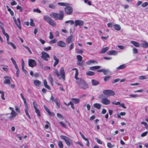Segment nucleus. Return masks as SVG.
Returning <instances> with one entry per match:
<instances>
[{"mask_svg": "<svg viewBox=\"0 0 148 148\" xmlns=\"http://www.w3.org/2000/svg\"><path fill=\"white\" fill-rule=\"evenodd\" d=\"M48 79L51 82V84L53 85V79L51 76V74H49V76L48 77Z\"/></svg>", "mask_w": 148, "mask_h": 148, "instance_id": "nucleus-32", "label": "nucleus"}, {"mask_svg": "<svg viewBox=\"0 0 148 148\" xmlns=\"http://www.w3.org/2000/svg\"><path fill=\"white\" fill-rule=\"evenodd\" d=\"M58 146H59L60 148H63V144L62 141H59L58 142Z\"/></svg>", "mask_w": 148, "mask_h": 148, "instance_id": "nucleus-38", "label": "nucleus"}, {"mask_svg": "<svg viewBox=\"0 0 148 148\" xmlns=\"http://www.w3.org/2000/svg\"><path fill=\"white\" fill-rule=\"evenodd\" d=\"M30 25L32 26H35V24L34 22V20L32 18H31L30 19Z\"/></svg>", "mask_w": 148, "mask_h": 148, "instance_id": "nucleus-46", "label": "nucleus"}, {"mask_svg": "<svg viewBox=\"0 0 148 148\" xmlns=\"http://www.w3.org/2000/svg\"><path fill=\"white\" fill-rule=\"evenodd\" d=\"M34 83L36 86H39L40 85L41 82L39 80H36L34 81Z\"/></svg>", "mask_w": 148, "mask_h": 148, "instance_id": "nucleus-33", "label": "nucleus"}, {"mask_svg": "<svg viewBox=\"0 0 148 148\" xmlns=\"http://www.w3.org/2000/svg\"><path fill=\"white\" fill-rule=\"evenodd\" d=\"M107 54L108 55H112L115 56L118 54V52L114 50L110 51L108 52Z\"/></svg>", "mask_w": 148, "mask_h": 148, "instance_id": "nucleus-17", "label": "nucleus"}, {"mask_svg": "<svg viewBox=\"0 0 148 148\" xmlns=\"http://www.w3.org/2000/svg\"><path fill=\"white\" fill-rule=\"evenodd\" d=\"M133 53L134 54L137 53L138 52V50L136 48H134L133 49Z\"/></svg>", "mask_w": 148, "mask_h": 148, "instance_id": "nucleus-55", "label": "nucleus"}, {"mask_svg": "<svg viewBox=\"0 0 148 148\" xmlns=\"http://www.w3.org/2000/svg\"><path fill=\"white\" fill-rule=\"evenodd\" d=\"M71 100L75 103H78L80 101V100L79 99L73 98Z\"/></svg>", "mask_w": 148, "mask_h": 148, "instance_id": "nucleus-34", "label": "nucleus"}, {"mask_svg": "<svg viewBox=\"0 0 148 148\" xmlns=\"http://www.w3.org/2000/svg\"><path fill=\"white\" fill-rule=\"evenodd\" d=\"M107 146L109 148H112L113 147L111 144L109 142L107 143Z\"/></svg>", "mask_w": 148, "mask_h": 148, "instance_id": "nucleus-63", "label": "nucleus"}, {"mask_svg": "<svg viewBox=\"0 0 148 148\" xmlns=\"http://www.w3.org/2000/svg\"><path fill=\"white\" fill-rule=\"evenodd\" d=\"M33 12H37V13H40L41 12V11L38 9L37 8L36 9H34L33 10Z\"/></svg>", "mask_w": 148, "mask_h": 148, "instance_id": "nucleus-54", "label": "nucleus"}, {"mask_svg": "<svg viewBox=\"0 0 148 148\" xmlns=\"http://www.w3.org/2000/svg\"><path fill=\"white\" fill-rule=\"evenodd\" d=\"M43 19L44 20L47 22L51 25L54 26H55L56 25V22L48 16H44Z\"/></svg>", "mask_w": 148, "mask_h": 148, "instance_id": "nucleus-4", "label": "nucleus"}, {"mask_svg": "<svg viewBox=\"0 0 148 148\" xmlns=\"http://www.w3.org/2000/svg\"><path fill=\"white\" fill-rule=\"evenodd\" d=\"M109 72V70H105V69H103V74L105 75H106L108 74V73Z\"/></svg>", "mask_w": 148, "mask_h": 148, "instance_id": "nucleus-57", "label": "nucleus"}, {"mask_svg": "<svg viewBox=\"0 0 148 148\" xmlns=\"http://www.w3.org/2000/svg\"><path fill=\"white\" fill-rule=\"evenodd\" d=\"M49 35L50 36L49 37V39H52L53 38V36L52 33L51 32H49Z\"/></svg>", "mask_w": 148, "mask_h": 148, "instance_id": "nucleus-51", "label": "nucleus"}, {"mask_svg": "<svg viewBox=\"0 0 148 148\" xmlns=\"http://www.w3.org/2000/svg\"><path fill=\"white\" fill-rule=\"evenodd\" d=\"M93 106L94 108H96L98 109L101 108V105L99 103H96L93 104Z\"/></svg>", "mask_w": 148, "mask_h": 148, "instance_id": "nucleus-31", "label": "nucleus"}, {"mask_svg": "<svg viewBox=\"0 0 148 148\" xmlns=\"http://www.w3.org/2000/svg\"><path fill=\"white\" fill-rule=\"evenodd\" d=\"M28 65L30 67H33L36 65V63L34 60L29 59L28 60Z\"/></svg>", "mask_w": 148, "mask_h": 148, "instance_id": "nucleus-13", "label": "nucleus"}, {"mask_svg": "<svg viewBox=\"0 0 148 148\" xmlns=\"http://www.w3.org/2000/svg\"><path fill=\"white\" fill-rule=\"evenodd\" d=\"M103 92L105 95L108 96H114L115 94L114 91L110 90H105Z\"/></svg>", "mask_w": 148, "mask_h": 148, "instance_id": "nucleus-8", "label": "nucleus"}, {"mask_svg": "<svg viewBox=\"0 0 148 148\" xmlns=\"http://www.w3.org/2000/svg\"><path fill=\"white\" fill-rule=\"evenodd\" d=\"M109 49V47H106L102 49L101 51L100 52V53H104L107 51Z\"/></svg>", "mask_w": 148, "mask_h": 148, "instance_id": "nucleus-24", "label": "nucleus"}, {"mask_svg": "<svg viewBox=\"0 0 148 148\" xmlns=\"http://www.w3.org/2000/svg\"><path fill=\"white\" fill-rule=\"evenodd\" d=\"M84 23V22L81 20H77L75 21V26H82Z\"/></svg>", "mask_w": 148, "mask_h": 148, "instance_id": "nucleus-14", "label": "nucleus"}, {"mask_svg": "<svg viewBox=\"0 0 148 148\" xmlns=\"http://www.w3.org/2000/svg\"><path fill=\"white\" fill-rule=\"evenodd\" d=\"M44 108L45 110L47 111V112L48 113L50 112V110H49V109L48 108H47L46 106H44Z\"/></svg>", "mask_w": 148, "mask_h": 148, "instance_id": "nucleus-64", "label": "nucleus"}, {"mask_svg": "<svg viewBox=\"0 0 148 148\" xmlns=\"http://www.w3.org/2000/svg\"><path fill=\"white\" fill-rule=\"evenodd\" d=\"M84 140L87 142L86 145L89 147L90 145V143L88 139L86 138Z\"/></svg>", "mask_w": 148, "mask_h": 148, "instance_id": "nucleus-59", "label": "nucleus"}, {"mask_svg": "<svg viewBox=\"0 0 148 148\" xmlns=\"http://www.w3.org/2000/svg\"><path fill=\"white\" fill-rule=\"evenodd\" d=\"M58 46L61 47H64L66 46V44L65 42L62 41H58L57 43Z\"/></svg>", "mask_w": 148, "mask_h": 148, "instance_id": "nucleus-16", "label": "nucleus"}, {"mask_svg": "<svg viewBox=\"0 0 148 148\" xmlns=\"http://www.w3.org/2000/svg\"><path fill=\"white\" fill-rule=\"evenodd\" d=\"M103 95H100L99 96V98L101 99V102L104 104L107 105L109 104L110 103V101L106 98H102Z\"/></svg>", "mask_w": 148, "mask_h": 148, "instance_id": "nucleus-6", "label": "nucleus"}, {"mask_svg": "<svg viewBox=\"0 0 148 148\" xmlns=\"http://www.w3.org/2000/svg\"><path fill=\"white\" fill-rule=\"evenodd\" d=\"M49 15L51 17L56 20H59L60 21L63 20L64 16V12L62 10L60 11L59 14L52 12Z\"/></svg>", "mask_w": 148, "mask_h": 148, "instance_id": "nucleus-2", "label": "nucleus"}, {"mask_svg": "<svg viewBox=\"0 0 148 148\" xmlns=\"http://www.w3.org/2000/svg\"><path fill=\"white\" fill-rule=\"evenodd\" d=\"M74 47V44L73 43H71L70 46H69V48L70 51Z\"/></svg>", "mask_w": 148, "mask_h": 148, "instance_id": "nucleus-45", "label": "nucleus"}, {"mask_svg": "<svg viewBox=\"0 0 148 148\" xmlns=\"http://www.w3.org/2000/svg\"><path fill=\"white\" fill-rule=\"evenodd\" d=\"M148 133V132H145L143 133L141 135V137H144L146 136Z\"/></svg>", "mask_w": 148, "mask_h": 148, "instance_id": "nucleus-62", "label": "nucleus"}, {"mask_svg": "<svg viewBox=\"0 0 148 148\" xmlns=\"http://www.w3.org/2000/svg\"><path fill=\"white\" fill-rule=\"evenodd\" d=\"M35 112L37 114L38 116H40V112L39 109L38 108H36L35 109Z\"/></svg>", "mask_w": 148, "mask_h": 148, "instance_id": "nucleus-39", "label": "nucleus"}, {"mask_svg": "<svg viewBox=\"0 0 148 148\" xmlns=\"http://www.w3.org/2000/svg\"><path fill=\"white\" fill-rule=\"evenodd\" d=\"M49 7L52 9H54L56 8V7L54 5L52 4H50L49 5Z\"/></svg>", "mask_w": 148, "mask_h": 148, "instance_id": "nucleus-53", "label": "nucleus"}, {"mask_svg": "<svg viewBox=\"0 0 148 148\" xmlns=\"http://www.w3.org/2000/svg\"><path fill=\"white\" fill-rule=\"evenodd\" d=\"M138 78L140 80H143L147 79V78L145 76H141L139 77Z\"/></svg>", "mask_w": 148, "mask_h": 148, "instance_id": "nucleus-41", "label": "nucleus"}, {"mask_svg": "<svg viewBox=\"0 0 148 148\" xmlns=\"http://www.w3.org/2000/svg\"><path fill=\"white\" fill-rule=\"evenodd\" d=\"M98 63V62L95 61L93 60H89L86 62V64L87 65H90L91 63Z\"/></svg>", "mask_w": 148, "mask_h": 148, "instance_id": "nucleus-30", "label": "nucleus"}, {"mask_svg": "<svg viewBox=\"0 0 148 148\" xmlns=\"http://www.w3.org/2000/svg\"><path fill=\"white\" fill-rule=\"evenodd\" d=\"M33 105L34 107V109L37 108V105L36 103L35 102H34L33 103Z\"/></svg>", "mask_w": 148, "mask_h": 148, "instance_id": "nucleus-61", "label": "nucleus"}, {"mask_svg": "<svg viewBox=\"0 0 148 148\" xmlns=\"http://www.w3.org/2000/svg\"><path fill=\"white\" fill-rule=\"evenodd\" d=\"M126 66L125 64H122L116 68L117 70L123 69H125Z\"/></svg>", "mask_w": 148, "mask_h": 148, "instance_id": "nucleus-25", "label": "nucleus"}, {"mask_svg": "<svg viewBox=\"0 0 148 148\" xmlns=\"http://www.w3.org/2000/svg\"><path fill=\"white\" fill-rule=\"evenodd\" d=\"M101 68L100 66H95L90 67V70L94 71L97 69H99Z\"/></svg>", "mask_w": 148, "mask_h": 148, "instance_id": "nucleus-26", "label": "nucleus"}, {"mask_svg": "<svg viewBox=\"0 0 148 148\" xmlns=\"http://www.w3.org/2000/svg\"><path fill=\"white\" fill-rule=\"evenodd\" d=\"M25 111L26 114L28 116V118L29 119H31V117L28 113V104L25 105Z\"/></svg>", "mask_w": 148, "mask_h": 148, "instance_id": "nucleus-18", "label": "nucleus"}, {"mask_svg": "<svg viewBox=\"0 0 148 148\" xmlns=\"http://www.w3.org/2000/svg\"><path fill=\"white\" fill-rule=\"evenodd\" d=\"M57 42V40L56 39H53L51 40L49 42L50 44H54Z\"/></svg>", "mask_w": 148, "mask_h": 148, "instance_id": "nucleus-56", "label": "nucleus"}, {"mask_svg": "<svg viewBox=\"0 0 148 148\" xmlns=\"http://www.w3.org/2000/svg\"><path fill=\"white\" fill-rule=\"evenodd\" d=\"M0 94H1V99L3 100H5V98L4 97V92L3 91H1L0 90Z\"/></svg>", "mask_w": 148, "mask_h": 148, "instance_id": "nucleus-37", "label": "nucleus"}, {"mask_svg": "<svg viewBox=\"0 0 148 148\" xmlns=\"http://www.w3.org/2000/svg\"><path fill=\"white\" fill-rule=\"evenodd\" d=\"M73 36L72 35H71L68 37L66 40V42L67 43L69 44L73 42L72 38Z\"/></svg>", "mask_w": 148, "mask_h": 148, "instance_id": "nucleus-20", "label": "nucleus"}, {"mask_svg": "<svg viewBox=\"0 0 148 148\" xmlns=\"http://www.w3.org/2000/svg\"><path fill=\"white\" fill-rule=\"evenodd\" d=\"M51 49V46H49L47 47H44V50L45 51H48L50 50Z\"/></svg>", "mask_w": 148, "mask_h": 148, "instance_id": "nucleus-47", "label": "nucleus"}, {"mask_svg": "<svg viewBox=\"0 0 148 148\" xmlns=\"http://www.w3.org/2000/svg\"><path fill=\"white\" fill-rule=\"evenodd\" d=\"M120 80V79H119V78H118V79H116L114 80H113L112 82V84H114L116 82H117L119 81Z\"/></svg>", "mask_w": 148, "mask_h": 148, "instance_id": "nucleus-60", "label": "nucleus"}, {"mask_svg": "<svg viewBox=\"0 0 148 148\" xmlns=\"http://www.w3.org/2000/svg\"><path fill=\"white\" fill-rule=\"evenodd\" d=\"M141 47L144 48H147L148 47V43L146 41H144L141 45Z\"/></svg>", "mask_w": 148, "mask_h": 148, "instance_id": "nucleus-22", "label": "nucleus"}, {"mask_svg": "<svg viewBox=\"0 0 148 148\" xmlns=\"http://www.w3.org/2000/svg\"><path fill=\"white\" fill-rule=\"evenodd\" d=\"M57 115L58 117V118H60L62 119H64V117L61 114L58 113L57 114Z\"/></svg>", "mask_w": 148, "mask_h": 148, "instance_id": "nucleus-42", "label": "nucleus"}, {"mask_svg": "<svg viewBox=\"0 0 148 148\" xmlns=\"http://www.w3.org/2000/svg\"><path fill=\"white\" fill-rule=\"evenodd\" d=\"M54 102L56 103L57 106L58 107V108H60V103L57 100H55Z\"/></svg>", "mask_w": 148, "mask_h": 148, "instance_id": "nucleus-49", "label": "nucleus"}, {"mask_svg": "<svg viewBox=\"0 0 148 148\" xmlns=\"http://www.w3.org/2000/svg\"><path fill=\"white\" fill-rule=\"evenodd\" d=\"M16 9L17 10H19L21 12H22L23 11L22 7L21 6H19V5L17 6L16 7Z\"/></svg>", "mask_w": 148, "mask_h": 148, "instance_id": "nucleus-58", "label": "nucleus"}, {"mask_svg": "<svg viewBox=\"0 0 148 148\" xmlns=\"http://www.w3.org/2000/svg\"><path fill=\"white\" fill-rule=\"evenodd\" d=\"M60 72L61 75V77H60V75L59 74V72L58 70H56L54 72V73L58 77L59 79H61V78H62L63 80H65V74L64 69L63 67H62L60 68Z\"/></svg>", "mask_w": 148, "mask_h": 148, "instance_id": "nucleus-3", "label": "nucleus"}, {"mask_svg": "<svg viewBox=\"0 0 148 148\" xmlns=\"http://www.w3.org/2000/svg\"><path fill=\"white\" fill-rule=\"evenodd\" d=\"M58 4L60 6H67L69 5L68 3L63 2H59Z\"/></svg>", "mask_w": 148, "mask_h": 148, "instance_id": "nucleus-27", "label": "nucleus"}, {"mask_svg": "<svg viewBox=\"0 0 148 148\" xmlns=\"http://www.w3.org/2000/svg\"><path fill=\"white\" fill-rule=\"evenodd\" d=\"M65 12L68 14H71L73 11L72 8L69 6H66L64 8Z\"/></svg>", "mask_w": 148, "mask_h": 148, "instance_id": "nucleus-11", "label": "nucleus"}, {"mask_svg": "<svg viewBox=\"0 0 148 148\" xmlns=\"http://www.w3.org/2000/svg\"><path fill=\"white\" fill-rule=\"evenodd\" d=\"M20 95H21V97L22 99L23 100V101H24L25 105H27V103L26 99L23 97V94L22 93H21L20 94Z\"/></svg>", "mask_w": 148, "mask_h": 148, "instance_id": "nucleus-35", "label": "nucleus"}, {"mask_svg": "<svg viewBox=\"0 0 148 148\" xmlns=\"http://www.w3.org/2000/svg\"><path fill=\"white\" fill-rule=\"evenodd\" d=\"M86 74L88 75L92 76L95 74V73L92 71H88L86 72Z\"/></svg>", "mask_w": 148, "mask_h": 148, "instance_id": "nucleus-36", "label": "nucleus"}, {"mask_svg": "<svg viewBox=\"0 0 148 148\" xmlns=\"http://www.w3.org/2000/svg\"><path fill=\"white\" fill-rule=\"evenodd\" d=\"M91 82L92 85L94 86H97L98 85L99 83V82L98 81L95 79H92L91 81Z\"/></svg>", "mask_w": 148, "mask_h": 148, "instance_id": "nucleus-23", "label": "nucleus"}, {"mask_svg": "<svg viewBox=\"0 0 148 148\" xmlns=\"http://www.w3.org/2000/svg\"><path fill=\"white\" fill-rule=\"evenodd\" d=\"M60 138L64 140L65 141L67 145L69 146L70 145L71 143L72 140L69 138L63 135H61Z\"/></svg>", "mask_w": 148, "mask_h": 148, "instance_id": "nucleus-7", "label": "nucleus"}, {"mask_svg": "<svg viewBox=\"0 0 148 148\" xmlns=\"http://www.w3.org/2000/svg\"><path fill=\"white\" fill-rule=\"evenodd\" d=\"M23 46L27 50L29 51V52L30 54L32 53V52L30 50V49L27 46H25L24 45H23Z\"/></svg>", "mask_w": 148, "mask_h": 148, "instance_id": "nucleus-48", "label": "nucleus"}, {"mask_svg": "<svg viewBox=\"0 0 148 148\" xmlns=\"http://www.w3.org/2000/svg\"><path fill=\"white\" fill-rule=\"evenodd\" d=\"M53 58L54 60L55 61L53 64V66L55 67L59 63V60L58 59L56 56L54 55Z\"/></svg>", "mask_w": 148, "mask_h": 148, "instance_id": "nucleus-19", "label": "nucleus"}, {"mask_svg": "<svg viewBox=\"0 0 148 148\" xmlns=\"http://www.w3.org/2000/svg\"><path fill=\"white\" fill-rule=\"evenodd\" d=\"M72 70L75 71V78L77 80L76 82L77 84L80 88L86 90L88 88V84L83 79L81 78L77 77L79 74V72L77 69L73 68Z\"/></svg>", "mask_w": 148, "mask_h": 148, "instance_id": "nucleus-1", "label": "nucleus"}, {"mask_svg": "<svg viewBox=\"0 0 148 148\" xmlns=\"http://www.w3.org/2000/svg\"><path fill=\"white\" fill-rule=\"evenodd\" d=\"M114 29L117 31H119L121 30V28L120 26L118 24H115L113 26Z\"/></svg>", "mask_w": 148, "mask_h": 148, "instance_id": "nucleus-28", "label": "nucleus"}, {"mask_svg": "<svg viewBox=\"0 0 148 148\" xmlns=\"http://www.w3.org/2000/svg\"><path fill=\"white\" fill-rule=\"evenodd\" d=\"M77 64L79 66L82 67L84 65V62L83 60L77 61Z\"/></svg>", "mask_w": 148, "mask_h": 148, "instance_id": "nucleus-29", "label": "nucleus"}, {"mask_svg": "<svg viewBox=\"0 0 148 148\" xmlns=\"http://www.w3.org/2000/svg\"><path fill=\"white\" fill-rule=\"evenodd\" d=\"M130 43L136 47H140V44L139 43L135 41H131Z\"/></svg>", "mask_w": 148, "mask_h": 148, "instance_id": "nucleus-21", "label": "nucleus"}, {"mask_svg": "<svg viewBox=\"0 0 148 148\" xmlns=\"http://www.w3.org/2000/svg\"><path fill=\"white\" fill-rule=\"evenodd\" d=\"M5 80L4 81V83L5 84H10V79L11 78L8 76H5L4 77Z\"/></svg>", "mask_w": 148, "mask_h": 148, "instance_id": "nucleus-15", "label": "nucleus"}, {"mask_svg": "<svg viewBox=\"0 0 148 148\" xmlns=\"http://www.w3.org/2000/svg\"><path fill=\"white\" fill-rule=\"evenodd\" d=\"M130 97H133L134 98H136V97H138V95L137 94H134V95H130Z\"/></svg>", "mask_w": 148, "mask_h": 148, "instance_id": "nucleus-50", "label": "nucleus"}, {"mask_svg": "<svg viewBox=\"0 0 148 148\" xmlns=\"http://www.w3.org/2000/svg\"><path fill=\"white\" fill-rule=\"evenodd\" d=\"M76 57L77 61L82 60V57L80 55H77Z\"/></svg>", "mask_w": 148, "mask_h": 148, "instance_id": "nucleus-40", "label": "nucleus"}, {"mask_svg": "<svg viewBox=\"0 0 148 148\" xmlns=\"http://www.w3.org/2000/svg\"><path fill=\"white\" fill-rule=\"evenodd\" d=\"M43 19L44 20L47 22L51 25L54 26H55L56 25V22L48 16H44Z\"/></svg>", "mask_w": 148, "mask_h": 148, "instance_id": "nucleus-5", "label": "nucleus"}, {"mask_svg": "<svg viewBox=\"0 0 148 148\" xmlns=\"http://www.w3.org/2000/svg\"><path fill=\"white\" fill-rule=\"evenodd\" d=\"M148 5V3L145 2L143 3L141 5V6L143 8H145Z\"/></svg>", "mask_w": 148, "mask_h": 148, "instance_id": "nucleus-43", "label": "nucleus"}, {"mask_svg": "<svg viewBox=\"0 0 148 148\" xmlns=\"http://www.w3.org/2000/svg\"><path fill=\"white\" fill-rule=\"evenodd\" d=\"M15 108L16 111L18 112L19 113H20V111L19 107L17 106H15Z\"/></svg>", "mask_w": 148, "mask_h": 148, "instance_id": "nucleus-52", "label": "nucleus"}, {"mask_svg": "<svg viewBox=\"0 0 148 148\" xmlns=\"http://www.w3.org/2000/svg\"><path fill=\"white\" fill-rule=\"evenodd\" d=\"M41 57L43 60L46 61H48V58L50 57L49 54L44 51L42 52Z\"/></svg>", "mask_w": 148, "mask_h": 148, "instance_id": "nucleus-10", "label": "nucleus"}, {"mask_svg": "<svg viewBox=\"0 0 148 148\" xmlns=\"http://www.w3.org/2000/svg\"><path fill=\"white\" fill-rule=\"evenodd\" d=\"M8 44L10 45L14 49H16V47L15 45L12 42L8 43Z\"/></svg>", "mask_w": 148, "mask_h": 148, "instance_id": "nucleus-44", "label": "nucleus"}, {"mask_svg": "<svg viewBox=\"0 0 148 148\" xmlns=\"http://www.w3.org/2000/svg\"><path fill=\"white\" fill-rule=\"evenodd\" d=\"M14 21L16 25L19 28V29H21V21L20 18H18L17 19V21L14 17H13Z\"/></svg>", "mask_w": 148, "mask_h": 148, "instance_id": "nucleus-12", "label": "nucleus"}, {"mask_svg": "<svg viewBox=\"0 0 148 148\" xmlns=\"http://www.w3.org/2000/svg\"><path fill=\"white\" fill-rule=\"evenodd\" d=\"M9 109L12 111L10 113V116L9 117V118L10 120H13L14 118L17 115L16 113L14 111L13 108L11 107L9 108Z\"/></svg>", "mask_w": 148, "mask_h": 148, "instance_id": "nucleus-9", "label": "nucleus"}]
</instances>
